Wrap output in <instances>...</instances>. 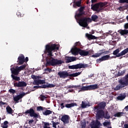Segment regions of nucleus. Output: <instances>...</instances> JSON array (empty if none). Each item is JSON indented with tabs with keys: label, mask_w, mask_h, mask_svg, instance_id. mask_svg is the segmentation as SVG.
Masks as SVG:
<instances>
[{
	"label": "nucleus",
	"mask_w": 128,
	"mask_h": 128,
	"mask_svg": "<svg viewBox=\"0 0 128 128\" xmlns=\"http://www.w3.org/2000/svg\"><path fill=\"white\" fill-rule=\"evenodd\" d=\"M59 48L60 47H58V45L56 44H52L51 45L46 44V46L44 54H48L47 56H48L46 60V66H54L62 64L64 63L62 60L55 59L52 58V56H54L52 52H56Z\"/></svg>",
	"instance_id": "f257e3e1"
},
{
	"label": "nucleus",
	"mask_w": 128,
	"mask_h": 128,
	"mask_svg": "<svg viewBox=\"0 0 128 128\" xmlns=\"http://www.w3.org/2000/svg\"><path fill=\"white\" fill-rule=\"evenodd\" d=\"M84 6H80L76 12L74 18L76 20H78V24H79L80 26L83 28H86L88 24V22H90L92 20L90 18H80V16H82L84 14Z\"/></svg>",
	"instance_id": "f03ea898"
},
{
	"label": "nucleus",
	"mask_w": 128,
	"mask_h": 128,
	"mask_svg": "<svg viewBox=\"0 0 128 128\" xmlns=\"http://www.w3.org/2000/svg\"><path fill=\"white\" fill-rule=\"evenodd\" d=\"M26 66V65L24 64L20 66H16L10 68V70L12 74L11 78L13 80H16V82H20V78L18 76V75L20 74V72L22 70H24Z\"/></svg>",
	"instance_id": "7ed1b4c3"
},
{
	"label": "nucleus",
	"mask_w": 128,
	"mask_h": 128,
	"mask_svg": "<svg viewBox=\"0 0 128 128\" xmlns=\"http://www.w3.org/2000/svg\"><path fill=\"white\" fill-rule=\"evenodd\" d=\"M71 52L74 56H78L79 54L81 56H90L92 54H94V51L92 50L86 51L76 47L72 49Z\"/></svg>",
	"instance_id": "20e7f679"
},
{
	"label": "nucleus",
	"mask_w": 128,
	"mask_h": 128,
	"mask_svg": "<svg viewBox=\"0 0 128 128\" xmlns=\"http://www.w3.org/2000/svg\"><path fill=\"white\" fill-rule=\"evenodd\" d=\"M80 72H76L72 74H68L66 71H62V72H58V76H59L60 78H68V76H71L73 78H76V76H78L80 74Z\"/></svg>",
	"instance_id": "39448f33"
},
{
	"label": "nucleus",
	"mask_w": 128,
	"mask_h": 128,
	"mask_svg": "<svg viewBox=\"0 0 128 128\" xmlns=\"http://www.w3.org/2000/svg\"><path fill=\"white\" fill-rule=\"evenodd\" d=\"M119 83L120 84L115 87L114 88V90H120V88H124V86H128V78H127L126 76L123 78V80H119Z\"/></svg>",
	"instance_id": "423d86ee"
},
{
	"label": "nucleus",
	"mask_w": 128,
	"mask_h": 128,
	"mask_svg": "<svg viewBox=\"0 0 128 128\" xmlns=\"http://www.w3.org/2000/svg\"><path fill=\"white\" fill-rule=\"evenodd\" d=\"M108 4V2H100L95 4L93 6H92V8L93 10H95V12H102V8H104V6H106Z\"/></svg>",
	"instance_id": "0eeeda50"
},
{
	"label": "nucleus",
	"mask_w": 128,
	"mask_h": 128,
	"mask_svg": "<svg viewBox=\"0 0 128 128\" xmlns=\"http://www.w3.org/2000/svg\"><path fill=\"white\" fill-rule=\"evenodd\" d=\"M28 114L31 118H40V114H36L32 108H30L29 110H26V112H23V114H25L26 116Z\"/></svg>",
	"instance_id": "6e6552de"
},
{
	"label": "nucleus",
	"mask_w": 128,
	"mask_h": 128,
	"mask_svg": "<svg viewBox=\"0 0 128 128\" xmlns=\"http://www.w3.org/2000/svg\"><path fill=\"white\" fill-rule=\"evenodd\" d=\"M120 48H118L113 52L112 54H114V56H116V58H120V56H124V54H128V48L124 49V50H122L120 53Z\"/></svg>",
	"instance_id": "1a4fd4ad"
},
{
	"label": "nucleus",
	"mask_w": 128,
	"mask_h": 128,
	"mask_svg": "<svg viewBox=\"0 0 128 128\" xmlns=\"http://www.w3.org/2000/svg\"><path fill=\"white\" fill-rule=\"evenodd\" d=\"M68 100H64L63 102L60 104V108H62V110L64 108H74V106H78L76 103L68 104Z\"/></svg>",
	"instance_id": "9d476101"
},
{
	"label": "nucleus",
	"mask_w": 128,
	"mask_h": 128,
	"mask_svg": "<svg viewBox=\"0 0 128 128\" xmlns=\"http://www.w3.org/2000/svg\"><path fill=\"white\" fill-rule=\"evenodd\" d=\"M88 64H82L80 63L76 65L69 66L68 68L70 70H78V68H88Z\"/></svg>",
	"instance_id": "9b49d317"
},
{
	"label": "nucleus",
	"mask_w": 128,
	"mask_h": 128,
	"mask_svg": "<svg viewBox=\"0 0 128 128\" xmlns=\"http://www.w3.org/2000/svg\"><path fill=\"white\" fill-rule=\"evenodd\" d=\"M98 88V84H94L87 86H83L82 90H96Z\"/></svg>",
	"instance_id": "f8f14e48"
},
{
	"label": "nucleus",
	"mask_w": 128,
	"mask_h": 128,
	"mask_svg": "<svg viewBox=\"0 0 128 128\" xmlns=\"http://www.w3.org/2000/svg\"><path fill=\"white\" fill-rule=\"evenodd\" d=\"M54 86H56V84H50L46 82V85L43 84L40 86H34V88H54Z\"/></svg>",
	"instance_id": "ddd939ff"
},
{
	"label": "nucleus",
	"mask_w": 128,
	"mask_h": 128,
	"mask_svg": "<svg viewBox=\"0 0 128 128\" xmlns=\"http://www.w3.org/2000/svg\"><path fill=\"white\" fill-rule=\"evenodd\" d=\"M110 59V55H106L102 56V58L97 59L96 62L97 64H100L102 62H104V60H108Z\"/></svg>",
	"instance_id": "4468645a"
},
{
	"label": "nucleus",
	"mask_w": 128,
	"mask_h": 128,
	"mask_svg": "<svg viewBox=\"0 0 128 128\" xmlns=\"http://www.w3.org/2000/svg\"><path fill=\"white\" fill-rule=\"evenodd\" d=\"M102 126V124H100V122L98 120L92 121L90 124V126L91 128H100V127Z\"/></svg>",
	"instance_id": "2eb2a0df"
},
{
	"label": "nucleus",
	"mask_w": 128,
	"mask_h": 128,
	"mask_svg": "<svg viewBox=\"0 0 128 128\" xmlns=\"http://www.w3.org/2000/svg\"><path fill=\"white\" fill-rule=\"evenodd\" d=\"M17 64L19 66H22V64H24V55L21 54L18 58Z\"/></svg>",
	"instance_id": "dca6fc26"
},
{
	"label": "nucleus",
	"mask_w": 128,
	"mask_h": 128,
	"mask_svg": "<svg viewBox=\"0 0 128 128\" xmlns=\"http://www.w3.org/2000/svg\"><path fill=\"white\" fill-rule=\"evenodd\" d=\"M106 103L104 102H100L98 106H94V110H98V108L100 110H104V108H106Z\"/></svg>",
	"instance_id": "f3484780"
},
{
	"label": "nucleus",
	"mask_w": 128,
	"mask_h": 128,
	"mask_svg": "<svg viewBox=\"0 0 128 128\" xmlns=\"http://www.w3.org/2000/svg\"><path fill=\"white\" fill-rule=\"evenodd\" d=\"M14 86H15V88H22L26 86V83L24 81H19L18 82H16L14 83Z\"/></svg>",
	"instance_id": "a211bd4d"
},
{
	"label": "nucleus",
	"mask_w": 128,
	"mask_h": 128,
	"mask_svg": "<svg viewBox=\"0 0 128 128\" xmlns=\"http://www.w3.org/2000/svg\"><path fill=\"white\" fill-rule=\"evenodd\" d=\"M25 96H26V93L23 92L19 95L14 96V100L16 102H18V101L20 100V98H22Z\"/></svg>",
	"instance_id": "6ab92c4d"
},
{
	"label": "nucleus",
	"mask_w": 128,
	"mask_h": 128,
	"mask_svg": "<svg viewBox=\"0 0 128 128\" xmlns=\"http://www.w3.org/2000/svg\"><path fill=\"white\" fill-rule=\"evenodd\" d=\"M61 120L64 124H68L70 122V116L68 115H64L61 118Z\"/></svg>",
	"instance_id": "aec40b11"
},
{
	"label": "nucleus",
	"mask_w": 128,
	"mask_h": 128,
	"mask_svg": "<svg viewBox=\"0 0 128 128\" xmlns=\"http://www.w3.org/2000/svg\"><path fill=\"white\" fill-rule=\"evenodd\" d=\"M32 84H33L36 86H40V84H46V80L37 79V80H34Z\"/></svg>",
	"instance_id": "412c9836"
},
{
	"label": "nucleus",
	"mask_w": 128,
	"mask_h": 128,
	"mask_svg": "<svg viewBox=\"0 0 128 128\" xmlns=\"http://www.w3.org/2000/svg\"><path fill=\"white\" fill-rule=\"evenodd\" d=\"M102 54H110L109 50L104 51V52H99V53H96L95 54H93L91 56V58H98Z\"/></svg>",
	"instance_id": "4be33fe9"
},
{
	"label": "nucleus",
	"mask_w": 128,
	"mask_h": 128,
	"mask_svg": "<svg viewBox=\"0 0 128 128\" xmlns=\"http://www.w3.org/2000/svg\"><path fill=\"white\" fill-rule=\"evenodd\" d=\"M66 64L72 62H74L76 60V58L74 56H67L66 58Z\"/></svg>",
	"instance_id": "5701e85b"
},
{
	"label": "nucleus",
	"mask_w": 128,
	"mask_h": 128,
	"mask_svg": "<svg viewBox=\"0 0 128 128\" xmlns=\"http://www.w3.org/2000/svg\"><path fill=\"white\" fill-rule=\"evenodd\" d=\"M104 112L103 110H98L97 112V117L98 120L100 118H104Z\"/></svg>",
	"instance_id": "b1692460"
},
{
	"label": "nucleus",
	"mask_w": 128,
	"mask_h": 128,
	"mask_svg": "<svg viewBox=\"0 0 128 128\" xmlns=\"http://www.w3.org/2000/svg\"><path fill=\"white\" fill-rule=\"evenodd\" d=\"M82 0H78L77 2H74V4H73V8H76V6L80 8L82 6Z\"/></svg>",
	"instance_id": "393cba45"
},
{
	"label": "nucleus",
	"mask_w": 128,
	"mask_h": 128,
	"mask_svg": "<svg viewBox=\"0 0 128 128\" xmlns=\"http://www.w3.org/2000/svg\"><path fill=\"white\" fill-rule=\"evenodd\" d=\"M86 36L88 38V40H97L98 38V37L88 34H86Z\"/></svg>",
	"instance_id": "a878e982"
},
{
	"label": "nucleus",
	"mask_w": 128,
	"mask_h": 128,
	"mask_svg": "<svg viewBox=\"0 0 128 128\" xmlns=\"http://www.w3.org/2000/svg\"><path fill=\"white\" fill-rule=\"evenodd\" d=\"M126 114L125 112H118L114 114L115 118H120L121 116H124Z\"/></svg>",
	"instance_id": "bb28decb"
},
{
	"label": "nucleus",
	"mask_w": 128,
	"mask_h": 128,
	"mask_svg": "<svg viewBox=\"0 0 128 128\" xmlns=\"http://www.w3.org/2000/svg\"><path fill=\"white\" fill-rule=\"evenodd\" d=\"M6 110L9 114H14V110H12V108L9 106H8L6 108Z\"/></svg>",
	"instance_id": "cd10ccee"
},
{
	"label": "nucleus",
	"mask_w": 128,
	"mask_h": 128,
	"mask_svg": "<svg viewBox=\"0 0 128 128\" xmlns=\"http://www.w3.org/2000/svg\"><path fill=\"white\" fill-rule=\"evenodd\" d=\"M118 32L121 34V36H124V34H128V30H118Z\"/></svg>",
	"instance_id": "c85d7f7f"
},
{
	"label": "nucleus",
	"mask_w": 128,
	"mask_h": 128,
	"mask_svg": "<svg viewBox=\"0 0 128 128\" xmlns=\"http://www.w3.org/2000/svg\"><path fill=\"white\" fill-rule=\"evenodd\" d=\"M32 78L34 80H40L42 78V76H36L35 75H32L31 76Z\"/></svg>",
	"instance_id": "c756f323"
},
{
	"label": "nucleus",
	"mask_w": 128,
	"mask_h": 128,
	"mask_svg": "<svg viewBox=\"0 0 128 128\" xmlns=\"http://www.w3.org/2000/svg\"><path fill=\"white\" fill-rule=\"evenodd\" d=\"M52 111L50 110H46V111L43 112V114L44 116H49V114H52Z\"/></svg>",
	"instance_id": "7c9ffc66"
},
{
	"label": "nucleus",
	"mask_w": 128,
	"mask_h": 128,
	"mask_svg": "<svg viewBox=\"0 0 128 128\" xmlns=\"http://www.w3.org/2000/svg\"><path fill=\"white\" fill-rule=\"evenodd\" d=\"M116 98L118 100H124L126 98V95L120 94V96H118Z\"/></svg>",
	"instance_id": "2f4dec72"
},
{
	"label": "nucleus",
	"mask_w": 128,
	"mask_h": 128,
	"mask_svg": "<svg viewBox=\"0 0 128 128\" xmlns=\"http://www.w3.org/2000/svg\"><path fill=\"white\" fill-rule=\"evenodd\" d=\"M74 88H78V90H80V92H84L86 90H82V87L80 85L74 86Z\"/></svg>",
	"instance_id": "473e14b6"
},
{
	"label": "nucleus",
	"mask_w": 128,
	"mask_h": 128,
	"mask_svg": "<svg viewBox=\"0 0 128 128\" xmlns=\"http://www.w3.org/2000/svg\"><path fill=\"white\" fill-rule=\"evenodd\" d=\"M103 118H106V120L110 118V114L108 111L105 112L104 116H103Z\"/></svg>",
	"instance_id": "72a5a7b5"
},
{
	"label": "nucleus",
	"mask_w": 128,
	"mask_h": 128,
	"mask_svg": "<svg viewBox=\"0 0 128 128\" xmlns=\"http://www.w3.org/2000/svg\"><path fill=\"white\" fill-rule=\"evenodd\" d=\"M81 108H86V106H90L88 104L86 103V102L82 101V104H80Z\"/></svg>",
	"instance_id": "f704fd0d"
},
{
	"label": "nucleus",
	"mask_w": 128,
	"mask_h": 128,
	"mask_svg": "<svg viewBox=\"0 0 128 128\" xmlns=\"http://www.w3.org/2000/svg\"><path fill=\"white\" fill-rule=\"evenodd\" d=\"M39 98H40V100L44 102V100L46 98H48V97H46V95L44 96L40 94V96L39 97Z\"/></svg>",
	"instance_id": "c9c22d12"
},
{
	"label": "nucleus",
	"mask_w": 128,
	"mask_h": 128,
	"mask_svg": "<svg viewBox=\"0 0 128 128\" xmlns=\"http://www.w3.org/2000/svg\"><path fill=\"white\" fill-rule=\"evenodd\" d=\"M98 18V16L96 15H92V20L93 22H96V20Z\"/></svg>",
	"instance_id": "e433bc0d"
},
{
	"label": "nucleus",
	"mask_w": 128,
	"mask_h": 128,
	"mask_svg": "<svg viewBox=\"0 0 128 128\" xmlns=\"http://www.w3.org/2000/svg\"><path fill=\"white\" fill-rule=\"evenodd\" d=\"M44 108H46L42 106H38L36 108L37 112L43 111Z\"/></svg>",
	"instance_id": "4c0bfd02"
},
{
	"label": "nucleus",
	"mask_w": 128,
	"mask_h": 128,
	"mask_svg": "<svg viewBox=\"0 0 128 128\" xmlns=\"http://www.w3.org/2000/svg\"><path fill=\"white\" fill-rule=\"evenodd\" d=\"M8 92H10V94H16V90H14L12 88H10Z\"/></svg>",
	"instance_id": "58836bf2"
},
{
	"label": "nucleus",
	"mask_w": 128,
	"mask_h": 128,
	"mask_svg": "<svg viewBox=\"0 0 128 128\" xmlns=\"http://www.w3.org/2000/svg\"><path fill=\"white\" fill-rule=\"evenodd\" d=\"M44 128H50V127H48V126H50V123L48 122H44Z\"/></svg>",
	"instance_id": "ea45409f"
},
{
	"label": "nucleus",
	"mask_w": 128,
	"mask_h": 128,
	"mask_svg": "<svg viewBox=\"0 0 128 128\" xmlns=\"http://www.w3.org/2000/svg\"><path fill=\"white\" fill-rule=\"evenodd\" d=\"M110 122H104L103 123V126H110Z\"/></svg>",
	"instance_id": "a19ab883"
},
{
	"label": "nucleus",
	"mask_w": 128,
	"mask_h": 128,
	"mask_svg": "<svg viewBox=\"0 0 128 128\" xmlns=\"http://www.w3.org/2000/svg\"><path fill=\"white\" fill-rule=\"evenodd\" d=\"M76 46H80V42H76L74 44V48H78Z\"/></svg>",
	"instance_id": "79ce46f5"
},
{
	"label": "nucleus",
	"mask_w": 128,
	"mask_h": 128,
	"mask_svg": "<svg viewBox=\"0 0 128 128\" xmlns=\"http://www.w3.org/2000/svg\"><path fill=\"white\" fill-rule=\"evenodd\" d=\"M16 15L18 16V18H22V16H24V14L22 15V14L18 12H16Z\"/></svg>",
	"instance_id": "37998d69"
},
{
	"label": "nucleus",
	"mask_w": 128,
	"mask_h": 128,
	"mask_svg": "<svg viewBox=\"0 0 128 128\" xmlns=\"http://www.w3.org/2000/svg\"><path fill=\"white\" fill-rule=\"evenodd\" d=\"M4 104H6V106H7L8 104L6 102H2V101L0 102V106H2Z\"/></svg>",
	"instance_id": "c03bdc74"
},
{
	"label": "nucleus",
	"mask_w": 128,
	"mask_h": 128,
	"mask_svg": "<svg viewBox=\"0 0 128 128\" xmlns=\"http://www.w3.org/2000/svg\"><path fill=\"white\" fill-rule=\"evenodd\" d=\"M66 88L67 90H68V88H74V86L70 85L68 86H67Z\"/></svg>",
	"instance_id": "a18cd8bd"
},
{
	"label": "nucleus",
	"mask_w": 128,
	"mask_h": 128,
	"mask_svg": "<svg viewBox=\"0 0 128 128\" xmlns=\"http://www.w3.org/2000/svg\"><path fill=\"white\" fill-rule=\"evenodd\" d=\"M81 128H86V122H83L82 125H81Z\"/></svg>",
	"instance_id": "49530a36"
},
{
	"label": "nucleus",
	"mask_w": 128,
	"mask_h": 128,
	"mask_svg": "<svg viewBox=\"0 0 128 128\" xmlns=\"http://www.w3.org/2000/svg\"><path fill=\"white\" fill-rule=\"evenodd\" d=\"M51 122L52 124L53 128H56V122L52 120Z\"/></svg>",
	"instance_id": "de8ad7c7"
},
{
	"label": "nucleus",
	"mask_w": 128,
	"mask_h": 128,
	"mask_svg": "<svg viewBox=\"0 0 128 128\" xmlns=\"http://www.w3.org/2000/svg\"><path fill=\"white\" fill-rule=\"evenodd\" d=\"M124 28H125V30H128V23H126L124 24Z\"/></svg>",
	"instance_id": "09e8293b"
},
{
	"label": "nucleus",
	"mask_w": 128,
	"mask_h": 128,
	"mask_svg": "<svg viewBox=\"0 0 128 128\" xmlns=\"http://www.w3.org/2000/svg\"><path fill=\"white\" fill-rule=\"evenodd\" d=\"M45 70H48V72H52V69L50 68H47L45 69Z\"/></svg>",
	"instance_id": "8fccbe9b"
},
{
	"label": "nucleus",
	"mask_w": 128,
	"mask_h": 128,
	"mask_svg": "<svg viewBox=\"0 0 128 128\" xmlns=\"http://www.w3.org/2000/svg\"><path fill=\"white\" fill-rule=\"evenodd\" d=\"M28 62V58L26 57L24 58V62Z\"/></svg>",
	"instance_id": "3c124183"
},
{
	"label": "nucleus",
	"mask_w": 128,
	"mask_h": 128,
	"mask_svg": "<svg viewBox=\"0 0 128 128\" xmlns=\"http://www.w3.org/2000/svg\"><path fill=\"white\" fill-rule=\"evenodd\" d=\"M8 125H4V124L2 126V128H8Z\"/></svg>",
	"instance_id": "603ef678"
},
{
	"label": "nucleus",
	"mask_w": 128,
	"mask_h": 128,
	"mask_svg": "<svg viewBox=\"0 0 128 128\" xmlns=\"http://www.w3.org/2000/svg\"><path fill=\"white\" fill-rule=\"evenodd\" d=\"M124 72H122L121 73L120 72H118V74L119 76H124Z\"/></svg>",
	"instance_id": "864d4df0"
},
{
	"label": "nucleus",
	"mask_w": 128,
	"mask_h": 128,
	"mask_svg": "<svg viewBox=\"0 0 128 128\" xmlns=\"http://www.w3.org/2000/svg\"><path fill=\"white\" fill-rule=\"evenodd\" d=\"M4 124L8 126V121H5L4 122Z\"/></svg>",
	"instance_id": "5fc2aeb1"
},
{
	"label": "nucleus",
	"mask_w": 128,
	"mask_h": 128,
	"mask_svg": "<svg viewBox=\"0 0 128 128\" xmlns=\"http://www.w3.org/2000/svg\"><path fill=\"white\" fill-rule=\"evenodd\" d=\"M124 110L126 112H128V105L124 108Z\"/></svg>",
	"instance_id": "6e6d98bb"
},
{
	"label": "nucleus",
	"mask_w": 128,
	"mask_h": 128,
	"mask_svg": "<svg viewBox=\"0 0 128 128\" xmlns=\"http://www.w3.org/2000/svg\"><path fill=\"white\" fill-rule=\"evenodd\" d=\"M34 122V120H29L28 124H32Z\"/></svg>",
	"instance_id": "4d7b16f0"
},
{
	"label": "nucleus",
	"mask_w": 128,
	"mask_h": 128,
	"mask_svg": "<svg viewBox=\"0 0 128 128\" xmlns=\"http://www.w3.org/2000/svg\"><path fill=\"white\" fill-rule=\"evenodd\" d=\"M118 10H120V12H122V7L120 6V8H118Z\"/></svg>",
	"instance_id": "13d9d810"
},
{
	"label": "nucleus",
	"mask_w": 128,
	"mask_h": 128,
	"mask_svg": "<svg viewBox=\"0 0 128 128\" xmlns=\"http://www.w3.org/2000/svg\"><path fill=\"white\" fill-rule=\"evenodd\" d=\"M124 128H128V124H124Z\"/></svg>",
	"instance_id": "bf43d9fd"
},
{
	"label": "nucleus",
	"mask_w": 128,
	"mask_h": 128,
	"mask_svg": "<svg viewBox=\"0 0 128 128\" xmlns=\"http://www.w3.org/2000/svg\"><path fill=\"white\" fill-rule=\"evenodd\" d=\"M112 30H109V32H107L106 33V34H112Z\"/></svg>",
	"instance_id": "052dcab7"
},
{
	"label": "nucleus",
	"mask_w": 128,
	"mask_h": 128,
	"mask_svg": "<svg viewBox=\"0 0 128 128\" xmlns=\"http://www.w3.org/2000/svg\"><path fill=\"white\" fill-rule=\"evenodd\" d=\"M99 52H104V50H99Z\"/></svg>",
	"instance_id": "680f3d73"
},
{
	"label": "nucleus",
	"mask_w": 128,
	"mask_h": 128,
	"mask_svg": "<svg viewBox=\"0 0 128 128\" xmlns=\"http://www.w3.org/2000/svg\"><path fill=\"white\" fill-rule=\"evenodd\" d=\"M68 92H74V90L73 89H72V90H68Z\"/></svg>",
	"instance_id": "e2e57ef3"
},
{
	"label": "nucleus",
	"mask_w": 128,
	"mask_h": 128,
	"mask_svg": "<svg viewBox=\"0 0 128 128\" xmlns=\"http://www.w3.org/2000/svg\"><path fill=\"white\" fill-rule=\"evenodd\" d=\"M96 2V0H92V2Z\"/></svg>",
	"instance_id": "0e129e2a"
},
{
	"label": "nucleus",
	"mask_w": 128,
	"mask_h": 128,
	"mask_svg": "<svg viewBox=\"0 0 128 128\" xmlns=\"http://www.w3.org/2000/svg\"><path fill=\"white\" fill-rule=\"evenodd\" d=\"M56 124V126H58V124H60V123L58 122H55Z\"/></svg>",
	"instance_id": "69168bd1"
},
{
	"label": "nucleus",
	"mask_w": 128,
	"mask_h": 128,
	"mask_svg": "<svg viewBox=\"0 0 128 128\" xmlns=\"http://www.w3.org/2000/svg\"><path fill=\"white\" fill-rule=\"evenodd\" d=\"M126 20L127 22H128V16H126Z\"/></svg>",
	"instance_id": "338daca9"
},
{
	"label": "nucleus",
	"mask_w": 128,
	"mask_h": 128,
	"mask_svg": "<svg viewBox=\"0 0 128 128\" xmlns=\"http://www.w3.org/2000/svg\"><path fill=\"white\" fill-rule=\"evenodd\" d=\"M125 78H128V74L125 76Z\"/></svg>",
	"instance_id": "774afa93"
}]
</instances>
